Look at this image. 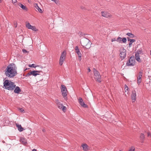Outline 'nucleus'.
<instances>
[{
	"label": "nucleus",
	"mask_w": 151,
	"mask_h": 151,
	"mask_svg": "<svg viewBox=\"0 0 151 151\" xmlns=\"http://www.w3.org/2000/svg\"><path fill=\"white\" fill-rule=\"evenodd\" d=\"M134 147L132 146L131 147V148L129 149L128 151H134Z\"/></svg>",
	"instance_id": "nucleus-31"
},
{
	"label": "nucleus",
	"mask_w": 151,
	"mask_h": 151,
	"mask_svg": "<svg viewBox=\"0 0 151 151\" xmlns=\"http://www.w3.org/2000/svg\"><path fill=\"white\" fill-rule=\"evenodd\" d=\"M57 106L58 108L60 109H62L63 112H65L66 111V108L65 106L63 105L61 103H58Z\"/></svg>",
	"instance_id": "nucleus-13"
},
{
	"label": "nucleus",
	"mask_w": 151,
	"mask_h": 151,
	"mask_svg": "<svg viewBox=\"0 0 151 151\" xmlns=\"http://www.w3.org/2000/svg\"><path fill=\"white\" fill-rule=\"evenodd\" d=\"M142 71H140L139 72V75H142Z\"/></svg>",
	"instance_id": "nucleus-39"
},
{
	"label": "nucleus",
	"mask_w": 151,
	"mask_h": 151,
	"mask_svg": "<svg viewBox=\"0 0 151 151\" xmlns=\"http://www.w3.org/2000/svg\"><path fill=\"white\" fill-rule=\"evenodd\" d=\"M101 13L103 17H108L109 16V14L108 13L106 12H102Z\"/></svg>",
	"instance_id": "nucleus-19"
},
{
	"label": "nucleus",
	"mask_w": 151,
	"mask_h": 151,
	"mask_svg": "<svg viewBox=\"0 0 151 151\" xmlns=\"http://www.w3.org/2000/svg\"><path fill=\"white\" fill-rule=\"evenodd\" d=\"M142 54V50L139 49L137 50V52L135 54V55H139V54Z\"/></svg>",
	"instance_id": "nucleus-25"
},
{
	"label": "nucleus",
	"mask_w": 151,
	"mask_h": 151,
	"mask_svg": "<svg viewBox=\"0 0 151 151\" xmlns=\"http://www.w3.org/2000/svg\"><path fill=\"white\" fill-rule=\"evenodd\" d=\"M61 92L62 93V95L64 99L65 100L67 99V88L64 85H62L61 86Z\"/></svg>",
	"instance_id": "nucleus-5"
},
{
	"label": "nucleus",
	"mask_w": 151,
	"mask_h": 151,
	"mask_svg": "<svg viewBox=\"0 0 151 151\" xmlns=\"http://www.w3.org/2000/svg\"><path fill=\"white\" fill-rule=\"evenodd\" d=\"M66 55V52L65 51H64L62 52L59 60V64L60 65H62L63 64L65 59Z\"/></svg>",
	"instance_id": "nucleus-8"
},
{
	"label": "nucleus",
	"mask_w": 151,
	"mask_h": 151,
	"mask_svg": "<svg viewBox=\"0 0 151 151\" xmlns=\"http://www.w3.org/2000/svg\"><path fill=\"white\" fill-rule=\"evenodd\" d=\"M119 55L122 60H124L126 57L127 51L123 47L120 50Z\"/></svg>",
	"instance_id": "nucleus-7"
},
{
	"label": "nucleus",
	"mask_w": 151,
	"mask_h": 151,
	"mask_svg": "<svg viewBox=\"0 0 151 151\" xmlns=\"http://www.w3.org/2000/svg\"><path fill=\"white\" fill-rule=\"evenodd\" d=\"M125 90H128V86H126V85H125Z\"/></svg>",
	"instance_id": "nucleus-35"
},
{
	"label": "nucleus",
	"mask_w": 151,
	"mask_h": 151,
	"mask_svg": "<svg viewBox=\"0 0 151 151\" xmlns=\"http://www.w3.org/2000/svg\"><path fill=\"white\" fill-rule=\"evenodd\" d=\"M88 72H89L91 71V70H90V69L89 68H88Z\"/></svg>",
	"instance_id": "nucleus-43"
},
{
	"label": "nucleus",
	"mask_w": 151,
	"mask_h": 151,
	"mask_svg": "<svg viewBox=\"0 0 151 151\" xmlns=\"http://www.w3.org/2000/svg\"><path fill=\"white\" fill-rule=\"evenodd\" d=\"M12 3H14V4L16 3L17 1V0H12Z\"/></svg>",
	"instance_id": "nucleus-38"
},
{
	"label": "nucleus",
	"mask_w": 151,
	"mask_h": 151,
	"mask_svg": "<svg viewBox=\"0 0 151 151\" xmlns=\"http://www.w3.org/2000/svg\"><path fill=\"white\" fill-rule=\"evenodd\" d=\"M17 67L15 64H10L6 67L5 74L8 78L14 77L17 74Z\"/></svg>",
	"instance_id": "nucleus-1"
},
{
	"label": "nucleus",
	"mask_w": 151,
	"mask_h": 151,
	"mask_svg": "<svg viewBox=\"0 0 151 151\" xmlns=\"http://www.w3.org/2000/svg\"><path fill=\"white\" fill-rule=\"evenodd\" d=\"M32 151H37V150H36V149H33L32 150Z\"/></svg>",
	"instance_id": "nucleus-44"
},
{
	"label": "nucleus",
	"mask_w": 151,
	"mask_h": 151,
	"mask_svg": "<svg viewBox=\"0 0 151 151\" xmlns=\"http://www.w3.org/2000/svg\"><path fill=\"white\" fill-rule=\"evenodd\" d=\"M135 59L136 60L139 62L141 63V60L140 58L139 55H135Z\"/></svg>",
	"instance_id": "nucleus-23"
},
{
	"label": "nucleus",
	"mask_w": 151,
	"mask_h": 151,
	"mask_svg": "<svg viewBox=\"0 0 151 151\" xmlns=\"http://www.w3.org/2000/svg\"><path fill=\"white\" fill-rule=\"evenodd\" d=\"M147 136L148 137L149 136H151V134L150 132H148L147 133Z\"/></svg>",
	"instance_id": "nucleus-40"
},
{
	"label": "nucleus",
	"mask_w": 151,
	"mask_h": 151,
	"mask_svg": "<svg viewBox=\"0 0 151 151\" xmlns=\"http://www.w3.org/2000/svg\"><path fill=\"white\" fill-rule=\"evenodd\" d=\"M16 126L18 128V130L20 132H22L23 131L24 129L21 126V125L20 124H16Z\"/></svg>",
	"instance_id": "nucleus-20"
},
{
	"label": "nucleus",
	"mask_w": 151,
	"mask_h": 151,
	"mask_svg": "<svg viewBox=\"0 0 151 151\" xmlns=\"http://www.w3.org/2000/svg\"><path fill=\"white\" fill-rule=\"evenodd\" d=\"M116 40L114 38L111 39V41L113 42Z\"/></svg>",
	"instance_id": "nucleus-41"
},
{
	"label": "nucleus",
	"mask_w": 151,
	"mask_h": 151,
	"mask_svg": "<svg viewBox=\"0 0 151 151\" xmlns=\"http://www.w3.org/2000/svg\"><path fill=\"white\" fill-rule=\"evenodd\" d=\"M35 7L36 9L38 10L39 12L41 13L42 12V10L39 8V7L38 6L37 4L36 5Z\"/></svg>",
	"instance_id": "nucleus-26"
},
{
	"label": "nucleus",
	"mask_w": 151,
	"mask_h": 151,
	"mask_svg": "<svg viewBox=\"0 0 151 151\" xmlns=\"http://www.w3.org/2000/svg\"><path fill=\"white\" fill-rule=\"evenodd\" d=\"M127 40L128 41H129V47H130L132 45L133 42L135 41V40L134 39H131L128 37H127Z\"/></svg>",
	"instance_id": "nucleus-14"
},
{
	"label": "nucleus",
	"mask_w": 151,
	"mask_h": 151,
	"mask_svg": "<svg viewBox=\"0 0 151 151\" xmlns=\"http://www.w3.org/2000/svg\"><path fill=\"white\" fill-rule=\"evenodd\" d=\"M21 91V90L20 88L18 86H16L15 87V89L14 91V92L17 93H19Z\"/></svg>",
	"instance_id": "nucleus-15"
},
{
	"label": "nucleus",
	"mask_w": 151,
	"mask_h": 151,
	"mask_svg": "<svg viewBox=\"0 0 151 151\" xmlns=\"http://www.w3.org/2000/svg\"><path fill=\"white\" fill-rule=\"evenodd\" d=\"M29 66L31 68H36L37 66H35V64H33L31 65H29Z\"/></svg>",
	"instance_id": "nucleus-29"
},
{
	"label": "nucleus",
	"mask_w": 151,
	"mask_h": 151,
	"mask_svg": "<svg viewBox=\"0 0 151 151\" xmlns=\"http://www.w3.org/2000/svg\"><path fill=\"white\" fill-rule=\"evenodd\" d=\"M136 92L135 90L132 91L131 94V99L132 102H134L136 100Z\"/></svg>",
	"instance_id": "nucleus-10"
},
{
	"label": "nucleus",
	"mask_w": 151,
	"mask_h": 151,
	"mask_svg": "<svg viewBox=\"0 0 151 151\" xmlns=\"http://www.w3.org/2000/svg\"><path fill=\"white\" fill-rule=\"evenodd\" d=\"M51 0L55 2V3H56V4H57L58 2V0Z\"/></svg>",
	"instance_id": "nucleus-33"
},
{
	"label": "nucleus",
	"mask_w": 151,
	"mask_h": 151,
	"mask_svg": "<svg viewBox=\"0 0 151 151\" xmlns=\"http://www.w3.org/2000/svg\"><path fill=\"white\" fill-rule=\"evenodd\" d=\"M19 110L21 112H22L24 111V110L22 108H20L19 109Z\"/></svg>",
	"instance_id": "nucleus-34"
},
{
	"label": "nucleus",
	"mask_w": 151,
	"mask_h": 151,
	"mask_svg": "<svg viewBox=\"0 0 151 151\" xmlns=\"http://www.w3.org/2000/svg\"><path fill=\"white\" fill-rule=\"evenodd\" d=\"M81 8L82 9H84V7H81Z\"/></svg>",
	"instance_id": "nucleus-47"
},
{
	"label": "nucleus",
	"mask_w": 151,
	"mask_h": 151,
	"mask_svg": "<svg viewBox=\"0 0 151 151\" xmlns=\"http://www.w3.org/2000/svg\"><path fill=\"white\" fill-rule=\"evenodd\" d=\"M122 41L123 43H125L127 42V39L125 37L122 38Z\"/></svg>",
	"instance_id": "nucleus-30"
},
{
	"label": "nucleus",
	"mask_w": 151,
	"mask_h": 151,
	"mask_svg": "<svg viewBox=\"0 0 151 151\" xmlns=\"http://www.w3.org/2000/svg\"><path fill=\"white\" fill-rule=\"evenodd\" d=\"M93 70L95 78L96 79V81L97 82L100 83L101 82V81H100L101 76L100 75L99 73L95 68H93Z\"/></svg>",
	"instance_id": "nucleus-6"
},
{
	"label": "nucleus",
	"mask_w": 151,
	"mask_h": 151,
	"mask_svg": "<svg viewBox=\"0 0 151 151\" xmlns=\"http://www.w3.org/2000/svg\"><path fill=\"white\" fill-rule=\"evenodd\" d=\"M40 71H36V70H34V71H32L28 73L26 76H30L31 75H32L33 76L34 74L35 73H39L40 72Z\"/></svg>",
	"instance_id": "nucleus-16"
},
{
	"label": "nucleus",
	"mask_w": 151,
	"mask_h": 151,
	"mask_svg": "<svg viewBox=\"0 0 151 151\" xmlns=\"http://www.w3.org/2000/svg\"><path fill=\"white\" fill-rule=\"evenodd\" d=\"M119 151H121V150H119Z\"/></svg>",
	"instance_id": "nucleus-49"
},
{
	"label": "nucleus",
	"mask_w": 151,
	"mask_h": 151,
	"mask_svg": "<svg viewBox=\"0 0 151 151\" xmlns=\"http://www.w3.org/2000/svg\"><path fill=\"white\" fill-rule=\"evenodd\" d=\"M42 131L43 132H44L45 131V130L44 129H42Z\"/></svg>",
	"instance_id": "nucleus-45"
},
{
	"label": "nucleus",
	"mask_w": 151,
	"mask_h": 151,
	"mask_svg": "<svg viewBox=\"0 0 151 151\" xmlns=\"http://www.w3.org/2000/svg\"><path fill=\"white\" fill-rule=\"evenodd\" d=\"M39 75V74L38 73H34V74L33 75V76H36L37 75Z\"/></svg>",
	"instance_id": "nucleus-37"
},
{
	"label": "nucleus",
	"mask_w": 151,
	"mask_h": 151,
	"mask_svg": "<svg viewBox=\"0 0 151 151\" xmlns=\"http://www.w3.org/2000/svg\"><path fill=\"white\" fill-rule=\"evenodd\" d=\"M82 147H83V150L84 151H86L88 150V146L86 144H83L82 145Z\"/></svg>",
	"instance_id": "nucleus-21"
},
{
	"label": "nucleus",
	"mask_w": 151,
	"mask_h": 151,
	"mask_svg": "<svg viewBox=\"0 0 151 151\" xmlns=\"http://www.w3.org/2000/svg\"><path fill=\"white\" fill-rule=\"evenodd\" d=\"M4 86L5 88L9 90H13L16 87L14 83L13 82L6 80L4 83Z\"/></svg>",
	"instance_id": "nucleus-2"
},
{
	"label": "nucleus",
	"mask_w": 151,
	"mask_h": 151,
	"mask_svg": "<svg viewBox=\"0 0 151 151\" xmlns=\"http://www.w3.org/2000/svg\"><path fill=\"white\" fill-rule=\"evenodd\" d=\"M140 137L142 140H143L145 138V136L144 134L143 133H141L140 135Z\"/></svg>",
	"instance_id": "nucleus-28"
},
{
	"label": "nucleus",
	"mask_w": 151,
	"mask_h": 151,
	"mask_svg": "<svg viewBox=\"0 0 151 151\" xmlns=\"http://www.w3.org/2000/svg\"><path fill=\"white\" fill-rule=\"evenodd\" d=\"M55 102L58 105V103H60V102H59V100L58 99H56L55 100Z\"/></svg>",
	"instance_id": "nucleus-36"
},
{
	"label": "nucleus",
	"mask_w": 151,
	"mask_h": 151,
	"mask_svg": "<svg viewBox=\"0 0 151 151\" xmlns=\"http://www.w3.org/2000/svg\"><path fill=\"white\" fill-rule=\"evenodd\" d=\"M29 68H26V69H24V71H25L26 70H27V69H28Z\"/></svg>",
	"instance_id": "nucleus-46"
},
{
	"label": "nucleus",
	"mask_w": 151,
	"mask_h": 151,
	"mask_svg": "<svg viewBox=\"0 0 151 151\" xmlns=\"http://www.w3.org/2000/svg\"><path fill=\"white\" fill-rule=\"evenodd\" d=\"M142 77V75H139L137 78V83L138 85L140 84V83L142 79L141 78Z\"/></svg>",
	"instance_id": "nucleus-18"
},
{
	"label": "nucleus",
	"mask_w": 151,
	"mask_h": 151,
	"mask_svg": "<svg viewBox=\"0 0 151 151\" xmlns=\"http://www.w3.org/2000/svg\"><path fill=\"white\" fill-rule=\"evenodd\" d=\"M81 36H83V33H82L81 32V33L80 34V35Z\"/></svg>",
	"instance_id": "nucleus-42"
},
{
	"label": "nucleus",
	"mask_w": 151,
	"mask_h": 151,
	"mask_svg": "<svg viewBox=\"0 0 151 151\" xmlns=\"http://www.w3.org/2000/svg\"><path fill=\"white\" fill-rule=\"evenodd\" d=\"M20 141L24 145H26L27 143V140L24 138L21 137L20 139Z\"/></svg>",
	"instance_id": "nucleus-17"
},
{
	"label": "nucleus",
	"mask_w": 151,
	"mask_h": 151,
	"mask_svg": "<svg viewBox=\"0 0 151 151\" xmlns=\"http://www.w3.org/2000/svg\"><path fill=\"white\" fill-rule=\"evenodd\" d=\"M122 38H121L120 37H118L116 41L119 42V43H121V42H122Z\"/></svg>",
	"instance_id": "nucleus-27"
},
{
	"label": "nucleus",
	"mask_w": 151,
	"mask_h": 151,
	"mask_svg": "<svg viewBox=\"0 0 151 151\" xmlns=\"http://www.w3.org/2000/svg\"><path fill=\"white\" fill-rule=\"evenodd\" d=\"M126 35L129 36L130 37L133 38L134 37V35L131 33L128 32L126 34Z\"/></svg>",
	"instance_id": "nucleus-24"
},
{
	"label": "nucleus",
	"mask_w": 151,
	"mask_h": 151,
	"mask_svg": "<svg viewBox=\"0 0 151 151\" xmlns=\"http://www.w3.org/2000/svg\"><path fill=\"white\" fill-rule=\"evenodd\" d=\"M75 50L76 52L77 53L79 58V60H81V54L78 46L75 47Z\"/></svg>",
	"instance_id": "nucleus-11"
},
{
	"label": "nucleus",
	"mask_w": 151,
	"mask_h": 151,
	"mask_svg": "<svg viewBox=\"0 0 151 151\" xmlns=\"http://www.w3.org/2000/svg\"><path fill=\"white\" fill-rule=\"evenodd\" d=\"M81 43V45L83 47H85V48L87 49L91 47V44L90 40L86 38H82Z\"/></svg>",
	"instance_id": "nucleus-3"
},
{
	"label": "nucleus",
	"mask_w": 151,
	"mask_h": 151,
	"mask_svg": "<svg viewBox=\"0 0 151 151\" xmlns=\"http://www.w3.org/2000/svg\"><path fill=\"white\" fill-rule=\"evenodd\" d=\"M22 51L25 54L27 53L28 52L25 49H22Z\"/></svg>",
	"instance_id": "nucleus-32"
},
{
	"label": "nucleus",
	"mask_w": 151,
	"mask_h": 151,
	"mask_svg": "<svg viewBox=\"0 0 151 151\" xmlns=\"http://www.w3.org/2000/svg\"><path fill=\"white\" fill-rule=\"evenodd\" d=\"M19 5L23 9L25 10H27V7L24 6L23 4H22L19 3Z\"/></svg>",
	"instance_id": "nucleus-22"
},
{
	"label": "nucleus",
	"mask_w": 151,
	"mask_h": 151,
	"mask_svg": "<svg viewBox=\"0 0 151 151\" xmlns=\"http://www.w3.org/2000/svg\"><path fill=\"white\" fill-rule=\"evenodd\" d=\"M3 143H4L5 142H4V141H3Z\"/></svg>",
	"instance_id": "nucleus-48"
},
{
	"label": "nucleus",
	"mask_w": 151,
	"mask_h": 151,
	"mask_svg": "<svg viewBox=\"0 0 151 151\" xmlns=\"http://www.w3.org/2000/svg\"><path fill=\"white\" fill-rule=\"evenodd\" d=\"M26 27L29 29H31L32 30L37 32L38 31V29L36 28L35 26L31 25L29 22H26Z\"/></svg>",
	"instance_id": "nucleus-9"
},
{
	"label": "nucleus",
	"mask_w": 151,
	"mask_h": 151,
	"mask_svg": "<svg viewBox=\"0 0 151 151\" xmlns=\"http://www.w3.org/2000/svg\"><path fill=\"white\" fill-rule=\"evenodd\" d=\"M78 100L81 106L84 108H87L88 107L87 105L84 103L81 98H79Z\"/></svg>",
	"instance_id": "nucleus-12"
},
{
	"label": "nucleus",
	"mask_w": 151,
	"mask_h": 151,
	"mask_svg": "<svg viewBox=\"0 0 151 151\" xmlns=\"http://www.w3.org/2000/svg\"><path fill=\"white\" fill-rule=\"evenodd\" d=\"M135 64V60L134 56H131L127 61L126 65L127 66H133Z\"/></svg>",
	"instance_id": "nucleus-4"
}]
</instances>
